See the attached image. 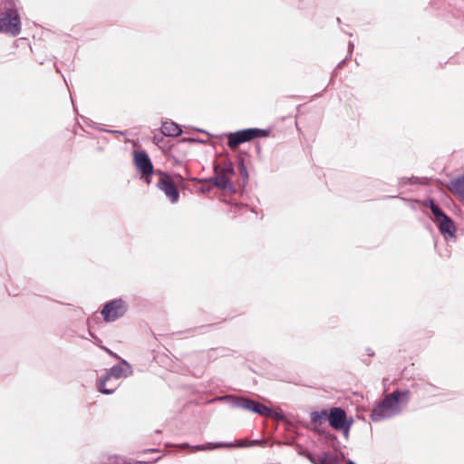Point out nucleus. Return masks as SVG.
Listing matches in <instances>:
<instances>
[{
  "mask_svg": "<svg viewBox=\"0 0 464 464\" xmlns=\"http://www.w3.org/2000/svg\"><path fill=\"white\" fill-rule=\"evenodd\" d=\"M403 399L405 402L409 399V392L395 391L388 394L384 399L376 405L371 413L373 421L381 420L384 418H390L400 412V401Z\"/></svg>",
  "mask_w": 464,
  "mask_h": 464,
  "instance_id": "1",
  "label": "nucleus"
},
{
  "mask_svg": "<svg viewBox=\"0 0 464 464\" xmlns=\"http://www.w3.org/2000/svg\"><path fill=\"white\" fill-rule=\"evenodd\" d=\"M158 176L157 188L161 190L171 203H177L179 199L178 185L183 180L180 175L170 176L167 172L156 169Z\"/></svg>",
  "mask_w": 464,
  "mask_h": 464,
  "instance_id": "2",
  "label": "nucleus"
},
{
  "mask_svg": "<svg viewBox=\"0 0 464 464\" xmlns=\"http://www.w3.org/2000/svg\"><path fill=\"white\" fill-rule=\"evenodd\" d=\"M215 177L211 179L213 184L221 188L230 190L233 188L231 178L235 175L233 164L225 160L214 167Z\"/></svg>",
  "mask_w": 464,
  "mask_h": 464,
  "instance_id": "3",
  "label": "nucleus"
},
{
  "mask_svg": "<svg viewBox=\"0 0 464 464\" xmlns=\"http://www.w3.org/2000/svg\"><path fill=\"white\" fill-rule=\"evenodd\" d=\"M268 136V131L261 129H246L227 135V146L236 150L240 144L258 137Z\"/></svg>",
  "mask_w": 464,
  "mask_h": 464,
  "instance_id": "4",
  "label": "nucleus"
},
{
  "mask_svg": "<svg viewBox=\"0 0 464 464\" xmlns=\"http://www.w3.org/2000/svg\"><path fill=\"white\" fill-rule=\"evenodd\" d=\"M0 32L16 36L21 32L20 16L16 10L8 9L0 14Z\"/></svg>",
  "mask_w": 464,
  "mask_h": 464,
  "instance_id": "5",
  "label": "nucleus"
},
{
  "mask_svg": "<svg viewBox=\"0 0 464 464\" xmlns=\"http://www.w3.org/2000/svg\"><path fill=\"white\" fill-rule=\"evenodd\" d=\"M127 311V305L121 299H114L108 302L101 314L105 322H113L121 317Z\"/></svg>",
  "mask_w": 464,
  "mask_h": 464,
  "instance_id": "6",
  "label": "nucleus"
},
{
  "mask_svg": "<svg viewBox=\"0 0 464 464\" xmlns=\"http://www.w3.org/2000/svg\"><path fill=\"white\" fill-rule=\"evenodd\" d=\"M328 420L335 430H343L348 432L351 422L347 420L346 413L342 408L334 407L330 409Z\"/></svg>",
  "mask_w": 464,
  "mask_h": 464,
  "instance_id": "7",
  "label": "nucleus"
},
{
  "mask_svg": "<svg viewBox=\"0 0 464 464\" xmlns=\"http://www.w3.org/2000/svg\"><path fill=\"white\" fill-rule=\"evenodd\" d=\"M123 368L120 365H115L111 367L105 376L100 378L98 382L99 391L104 394L112 393L116 389V385H112L111 387L108 388L107 382L111 381V379H114V381H118L120 378L123 376Z\"/></svg>",
  "mask_w": 464,
  "mask_h": 464,
  "instance_id": "8",
  "label": "nucleus"
},
{
  "mask_svg": "<svg viewBox=\"0 0 464 464\" xmlns=\"http://www.w3.org/2000/svg\"><path fill=\"white\" fill-rule=\"evenodd\" d=\"M133 163L140 174L155 173L152 162L148 154L143 150H136L133 153Z\"/></svg>",
  "mask_w": 464,
  "mask_h": 464,
  "instance_id": "9",
  "label": "nucleus"
},
{
  "mask_svg": "<svg viewBox=\"0 0 464 464\" xmlns=\"http://www.w3.org/2000/svg\"><path fill=\"white\" fill-rule=\"evenodd\" d=\"M448 189L464 202V174L453 179L447 186Z\"/></svg>",
  "mask_w": 464,
  "mask_h": 464,
  "instance_id": "10",
  "label": "nucleus"
},
{
  "mask_svg": "<svg viewBox=\"0 0 464 464\" xmlns=\"http://www.w3.org/2000/svg\"><path fill=\"white\" fill-rule=\"evenodd\" d=\"M439 228L443 235L452 237L455 232V226L452 220L448 216H443L441 218L436 221Z\"/></svg>",
  "mask_w": 464,
  "mask_h": 464,
  "instance_id": "11",
  "label": "nucleus"
},
{
  "mask_svg": "<svg viewBox=\"0 0 464 464\" xmlns=\"http://www.w3.org/2000/svg\"><path fill=\"white\" fill-rule=\"evenodd\" d=\"M160 130L163 135L169 137H178L182 132L179 126L173 121L163 122Z\"/></svg>",
  "mask_w": 464,
  "mask_h": 464,
  "instance_id": "12",
  "label": "nucleus"
},
{
  "mask_svg": "<svg viewBox=\"0 0 464 464\" xmlns=\"http://www.w3.org/2000/svg\"><path fill=\"white\" fill-rule=\"evenodd\" d=\"M329 412L327 411H313L310 414L311 423L315 427V430L319 431V426L324 423L328 420Z\"/></svg>",
  "mask_w": 464,
  "mask_h": 464,
  "instance_id": "13",
  "label": "nucleus"
},
{
  "mask_svg": "<svg viewBox=\"0 0 464 464\" xmlns=\"http://www.w3.org/2000/svg\"><path fill=\"white\" fill-rule=\"evenodd\" d=\"M235 403L237 407L253 411V408L256 405V401L245 399V398H237Z\"/></svg>",
  "mask_w": 464,
  "mask_h": 464,
  "instance_id": "14",
  "label": "nucleus"
},
{
  "mask_svg": "<svg viewBox=\"0 0 464 464\" xmlns=\"http://www.w3.org/2000/svg\"><path fill=\"white\" fill-rule=\"evenodd\" d=\"M253 412L258 413L262 416H270L272 413V411L266 405H264L258 401H256V405L253 408Z\"/></svg>",
  "mask_w": 464,
  "mask_h": 464,
  "instance_id": "15",
  "label": "nucleus"
},
{
  "mask_svg": "<svg viewBox=\"0 0 464 464\" xmlns=\"http://www.w3.org/2000/svg\"><path fill=\"white\" fill-rule=\"evenodd\" d=\"M430 208L432 214L434 215L436 221L439 220L440 218H441L443 216H445V214L441 211V209L437 205H435L433 202L430 203Z\"/></svg>",
  "mask_w": 464,
  "mask_h": 464,
  "instance_id": "16",
  "label": "nucleus"
},
{
  "mask_svg": "<svg viewBox=\"0 0 464 464\" xmlns=\"http://www.w3.org/2000/svg\"><path fill=\"white\" fill-rule=\"evenodd\" d=\"M307 458L309 459V460L313 463V464H336V463H334V462H330L327 460V459L325 457H317V458H314L311 454H309L307 456Z\"/></svg>",
  "mask_w": 464,
  "mask_h": 464,
  "instance_id": "17",
  "label": "nucleus"
},
{
  "mask_svg": "<svg viewBox=\"0 0 464 464\" xmlns=\"http://www.w3.org/2000/svg\"><path fill=\"white\" fill-rule=\"evenodd\" d=\"M239 170H240V174L243 176L244 179H247L248 178L247 170H246V168L244 165L243 160H241L240 163H239Z\"/></svg>",
  "mask_w": 464,
  "mask_h": 464,
  "instance_id": "18",
  "label": "nucleus"
},
{
  "mask_svg": "<svg viewBox=\"0 0 464 464\" xmlns=\"http://www.w3.org/2000/svg\"><path fill=\"white\" fill-rule=\"evenodd\" d=\"M153 173L140 174V179L147 184H151V176Z\"/></svg>",
  "mask_w": 464,
  "mask_h": 464,
  "instance_id": "19",
  "label": "nucleus"
},
{
  "mask_svg": "<svg viewBox=\"0 0 464 464\" xmlns=\"http://www.w3.org/2000/svg\"><path fill=\"white\" fill-rule=\"evenodd\" d=\"M207 448L205 446H195L192 448V450L195 451V450H206Z\"/></svg>",
  "mask_w": 464,
  "mask_h": 464,
  "instance_id": "20",
  "label": "nucleus"
},
{
  "mask_svg": "<svg viewBox=\"0 0 464 464\" xmlns=\"http://www.w3.org/2000/svg\"><path fill=\"white\" fill-rule=\"evenodd\" d=\"M116 381H114V379H111V381L108 382H107V387L110 388L111 387L112 385H116L117 386V383L115 382Z\"/></svg>",
  "mask_w": 464,
  "mask_h": 464,
  "instance_id": "21",
  "label": "nucleus"
},
{
  "mask_svg": "<svg viewBox=\"0 0 464 464\" xmlns=\"http://www.w3.org/2000/svg\"><path fill=\"white\" fill-rule=\"evenodd\" d=\"M217 447H234L233 444H219Z\"/></svg>",
  "mask_w": 464,
  "mask_h": 464,
  "instance_id": "22",
  "label": "nucleus"
},
{
  "mask_svg": "<svg viewBox=\"0 0 464 464\" xmlns=\"http://www.w3.org/2000/svg\"><path fill=\"white\" fill-rule=\"evenodd\" d=\"M104 350L111 355H113L112 352L109 350L108 348H104Z\"/></svg>",
  "mask_w": 464,
  "mask_h": 464,
  "instance_id": "23",
  "label": "nucleus"
},
{
  "mask_svg": "<svg viewBox=\"0 0 464 464\" xmlns=\"http://www.w3.org/2000/svg\"><path fill=\"white\" fill-rule=\"evenodd\" d=\"M347 464H355V463L353 462L352 460H348Z\"/></svg>",
  "mask_w": 464,
  "mask_h": 464,
  "instance_id": "24",
  "label": "nucleus"
}]
</instances>
